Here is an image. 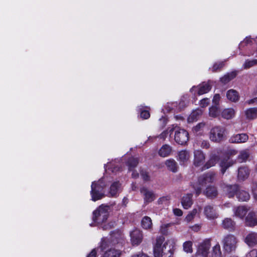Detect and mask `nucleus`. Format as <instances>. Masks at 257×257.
Wrapping results in <instances>:
<instances>
[{"mask_svg":"<svg viewBox=\"0 0 257 257\" xmlns=\"http://www.w3.org/2000/svg\"><path fill=\"white\" fill-rule=\"evenodd\" d=\"M233 211L234 215L235 216L242 219L246 214L247 209L244 206H238L237 207L234 208Z\"/></svg>","mask_w":257,"mask_h":257,"instance_id":"b1692460","label":"nucleus"},{"mask_svg":"<svg viewBox=\"0 0 257 257\" xmlns=\"http://www.w3.org/2000/svg\"><path fill=\"white\" fill-rule=\"evenodd\" d=\"M120 186V184L118 182L113 183L110 187L108 196L109 197H116L118 194Z\"/></svg>","mask_w":257,"mask_h":257,"instance_id":"4be33fe9","label":"nucleus"},{"mask_svg":"<svg viewBox=\"0 0 257 257\" xmlns=\"http://www.w3.org/2000/svg\"><path fill=\"white\" fill-rule=\"evenodd\" d=\"M248 139V136L246 134H239L232 136L229 139L231 143H243Z\"/></svg>","mask_w":257,"mask_h":257,"instance_id":"ddd939ff","label":"nucleus"},{"mask_svg":"<svg viewBox=\"0 0 257 257\" xmlns=\"http://www.w3.org/2000/svg\"><path fill=\"white\" fill-rule=\"evenodd\" d=\"M130 235L131 241L133 245H138L142 242L143 234L140 230L134 229L131 232Z\"/></svg>","mask_w":257,"mask_h":257,"instance_id":"f8f14e48","label":"nucleus"},{"mask_svg":"<svg viewBox=\"0 0 257 257\" xmlns=\"http://www.w3.org/2000/svg\"><path fill=\"white\" fill-rule=\"evenodd\" d=\"M167 200V199L166 197H163L160 198L158 200V202L159 204H162L163 201H166Z\"/></svg>","mask_w":257,"mask_h":257,"instance_id":"e2e57ef3","label":"nucleus"},{"mask_svg":"<svg viewBox=\"0 0 257 257\" xmlns=\"http://www.w3.org/2000/svg\"><path fill=\"white\" fill-rule=\"evenodd\" d=\"M237 242L236 238L232 234L226 235L222 240L223 248L226 251L228 252L235 250Z\"/></svg>","mask_w":257,"mask_h":257,"instance_id":"20e7f679","label":"nucleus"},{"mask_svg":"<svg viewBox=\"0 0 257 257\" xmlns=\"http://www.w3.org/2000/svg\"><path fill=\"white\" fill-rule=\"evenodd\" d=\"M199 146L203 149H207L210 147V143L207 140H200L198 142Z\"/></svg>","mask_w":257,"mask_h":257,"instance_id":"09e8293b","label":"nucleus"},{"mask_svg":"<svg viewBox=\"0 0 257 257\" xmlns=\"http://www.w3.org/2000/svg\"><path fill=\"white\" fill-rule=\"evenodd\" d=\"M197 213V210L196 209H194L191 212H190L186 216L185 219L186 220L189 222L191 221L194 218V216Z\"/></svg>","mask_w":257,"mask_h":257,"instance_id":"de8ad7c7","label":"nucleus"},{"mask_svg":"<svg viewBox=\"0 0 257 257\" xmlns=\"http://www.w3.org/2000/svg\"><path fill=\"white\" fill-rule=\"evenodd\" d=\"M168 130H166L164 132H163L159 136V137L160 138V139H162L163 140H165L166 139V138L167 137V135L168 134Z\"/></svg>","mask_w":257,"mask_h":257,"instance_id":"13d9d810","label":"nucleus"},{"mask_svg":"<svg viewBox=\"0 0 257 257\" xmlns=\"http://www.w3.org/2000/svg\"><path fill=\"white\" fill-rule=\"evenodd\" d=\"M121 254L120 250L110 248L105 251L103 257H119Z\"/></svg>","mask_w":257,"mask_h":257,"instance_id":"bb28decb","label":"nucleus"},{"mask_svg":"<svg viewBox=\"0 0 257 257\" xmlns=\"http://www.w3.org/2000/svg\"><path fill=\"white\" fill-rule=\"evenodd\" d=\"M221 226L225 229L233 231L235 229L236 223L230 218H225L222 220Z\"/></svg>","mask_w":257,"mask_h":257,"instance_id":"4468645a","label":"nucleus"},{"mask_svg":"<svg viewBox=\"0 0 257 257\" xmlns=\"http://www.w3.org/2000/svg\"><path fill=\"white\" fill-rule=\"evenodd\" d=\"M201 188L200 187H198L195 189L196 194L198 196L201 193Z\"/></svg>","mask_w":257,"mask_h":257,"instance_id":"0e129e2a","label":"nucleus"},{"mask_svg":"<svg viewBox=\"0 0 257 257\" xmlns=\"http://www.w3.org/2000/svg\"><path fill=\"white\" fill-rule=\"evenodd\" d=\"M215 175L214 172H208L203 174L198 178L199 184L204 186L207 183L213 182L215 180Z\"/></svg>","mask_w":257,"mask_h":257,"instance_id":"1a4fd4ad","label":"nucleus"},{"mask_svg":"<svg viewBox=\"0 0 257 257\" xmlns=\"http://www.w3.org/2000/svg\"><path fill=\"white\" fill-rule=\"evenodd\" d=\"M179 160L181 164H184L187 162L190 158L189 153L186 151H182L178 154Z\"/></svg>","mask_w":257,"mask_h":257,"instance_id":"cd10ccee","label":"nucleus"},{"mask_svg":"<svg viewBox=\"0 0 257 257\" xmlns=\"http://www.w3.org/2000/svg\"><path fill=\"white\" fill-rule=\"evenodd\" d=\"M255 102H257V97L254 98L252 99H250V100H248L247 102L248 104H251V103H254Z\"/></svg>","mask_w":257,"mask_h":257,"instance_id":"69168bd1","label":"nucleus"},{"mask_svg":"<svg viewBox=\"0 0 257 257\" xmlns=\"http://www.w3.org/2000/svg\"><path fill=\"white\" fill-rule=\"evenodd\" d=\"M249 156V153L248 150L241 151L238 156L237 160L240 162H245Z\"/></svg>","mask_w":257,"mask_h":257,"instance_id":"58836bf2","label":"nucleus"},{"mask_svg":"<svg viewBox=\"0 0 257 257\" xmlns=\"http://www.w3.org/2000/svg\"><path fill=\"white\" fill-rule=\"evenodd\" d=\"M139 163V160L137 158L131 157L127 161V165L129 167V170L136 167Z\"/></svg>","mask_w":257,"mask_h":257,"instance_id":"37998d69","label":"nucleus"},{"mask_svg":"<svg viewBox=\"0 0 257 257\" xmlns=\"http://www.w3.org/2000/svg\"><path fill=\"white\" fill-rule=\"evenodd\" d=\"M211 257H223L220 246L218 243L212 247Z\"/></svg>","mask_w":257,"mask_h":257,"instance_id":"e433bc0d","label":"nucleus"},{"mask_svg":"<svg viewBox=\"0 0 257 257\" xmlns=\"http://www.w3.org/2000/svg\"><path fill=\"white\" fill-rule=\"evenodd\" d=\"M174 139L177 144L184 145L189 140V134L184 129L177 128L175 130Z\"/></svg>","mask_w":257,"mask_h":257,"instance_id":"423d86ee","label":"nucleus"},{"mask_svg":"<svg viewBox=\"0 0 257 257\" xmlns=\"http://www.w3.org/2000/svg\"><path fill=\"white\" fill-rule=\"evenodd\" d=\"M203 213L205 217L210 220L215 219L218 217V214L214 206L207 205L204 207Z\"/></svg>","mask_w":257,"mask_h":257,"instance_id":"6e6552de","label":"nucleus"},{"mask_svg":"<svg viewBox=\"0 0 257 257\" xmlns=\"http://www.w3.org/2000/svg\"><path fill=\"white\" fill-rule=\"evenodd\" d=\"M256 65H257V59H247L244 62L243 67L244 69H246Z\"/></svg>","mask_w":257,"mask_h":257,"instance_id":"a19ab883","label":"nucleus"},{"mask_svg":"<svg viewBox=\"0 0 257 257\" xmlns=\"http://www.w3.org/2000/svg\"><path fill=\"white\" fill-rule=\"evenodd\" d=\"M236 73L235 72H232L231 73H227L220 78V81L223 83L226 84L233 79L236 76Z\"/></svg>","mask_w":257,"mask_h":257,"instance_id":"4c0bfd02","label":"nucleus"},{"mask_svg":"<svg viewBox=\"0 0 257 257\" xmlns=\"http://www.w3.org/2000/svg\"><path fill=\"white\" fill-rule=\"evenodd\" d=\"M225 191L228 197H232L238 191V186L236 185L226 186L225 187Z\"/></svg>","mask_w":257,"mask_h":257,"instance_id":"c9c22d12","label":"nucleus"},{"mask_svg":"<svg viewBox=\"0 0 257 257\" xmlns=\"http://www.w3.org/2000/svg\"><path fill=\"white\" fill-rule=\"evenodd\" d=\"M141 193L145 196L144 199L147 202H152L155 199V195L154 193L147 188H143L141 190Z\"/></svg>","mask_w":257,"mask_h":257,"instance_id":"412c9836","label":"nucleus"},{"mask_svg":"<svg viewBox=\"0 0 257 257\" xmlns=\"http://www.w3.org/2000/svg\"><path fill=\"white\" fill-rule=\"evenodd\" d=\"M235 161L229 160V157H226L221 159L219 163V166L221 168V172L224 174L226 170L230 167L232 166L235 163Z\"/></svg>","mask_w":257,"mask_h":257,"instance_id":"9b49d317","label":"nucleus"},{"mask_svg":"<svg viewBox=\"0 0 257 257\" xmlns=\"http://www.w3.org/2000/svg\"><path fill=\"white\" fill-rule=\"evenodd\" d=\"M205 125V123L203 122H200L193 127L192 131L195 133H200L201 132L203 131Z\"/></svg>","mask_w":257,"mask_h":257,"instance_id":"c03bdc74","label":"nucleus"},{"mask_svg":"<svg viewBox=\"0 0 257 257\" xmlns=\"http://www.w3.org/2000/svg\"><path fill=\"white\" fill-rule=\"evenodd\" d=\"M192 194H187L182 198L181 203L184 209H187L190 208L193 204Z\"/></svg>","mask_w":257,"mask_h":257,"instance_id":"aec40b11","label":"nucleus"},{"mask_svg":"<svg viewBox=\"0 0 257 257\" xmlns=\"http://www.w3.org/2000/svg\"><path fill=\"white\" fill-rule=\"evenodd\" d=\"M245 224L246 226L253 227L257 225V216L253 212H250L245 219Z\"/></svg>","mask_w":257,"mask_h":257,"instance_id":"dca6fc26","label":"nucleus"},{"mask_svg":"<svg viewBox=\"0 0 257 257\" xmlns=\"http://www.w3.org/2000/svg\"><path fill=\"white\" fill-rule=\"evenodd\" d=\"M226 96L229 100L233 102L237 101L239 98L237 92L233 89H230L227 92Z\"/></svg>","mask_w":257,"mask_h":257,"instance_id":"473e14b6","label":"nucleus"},{"mask_svg":"<svg viewBox=\"0 0 257 257\" xmlns=\"http://www.w3.org/2000/svg\"><path fill=\"white\" fill-rule=\"evenodd\" d=\"M132 176L133 178H136L139 177V174L136 172L133 171Z\"/></svg>","mask_w":257,"mask_h":257,"instance_id":"338daca9","label":"nucleus"},{"mask_svg":"<svg viewBox=\"0 0 257 257\" xmlns=\"http://www.w3.org/2000/svg\"><path fill=\"white\" fill-rule=\"evenodd\" d=\"M205 159V155L201 151L195 150L194 151L193 164L196 167H199L203 165Z\"/></svg>","mask_w":257,"mask_h":257,"instance_id":"9d476101","label":"nucleus"},{"mask_svg":"<svg viewBox=\"0 0 257 257\" xmlns=\"http://www.w3.org/2000/svg\"><path fill=\"white\" fill-rule=\"evenodd\" d=\"M235 114V111L233 108H226L224 109L221 112L222 116L227 119L232 118Z\"/></svg>","mask_w":257,"mask_h":257,"instance_id":"7c9ffc66","label":"nucleus"},{"mask_svg":"<svg viewBox=\"0 0 257 257\" xmlns=\"http://www.w3.org/2000/svg\"><path fill=\"white\" fill-rule=\"evenodd\" d=\"M220 110L217 105H213L209 108V115L210 116L215 117L219 114Z\"/></svg>","mask_w":257,"mask_h":257,"instance_id":"79ce46f5","label":"nucleus"},{"mask_svg":"<svg viewBox=\"0 0 257 257\" xmlns=\"http://www.w3.org/2000/svg\"><path fill=\"white\" fill-rule=\"evenodd\" d=\"M251 190L254 198L257 200V182L252 183Z\"/></svg>","mask_w":257,"mask_h":257,"instance_id":"8fccbe9b","label":"nucleus"},{"mask_svg":"<svg viewBox=\"0 0 257 257\" xmlns=\"http://www.w3.org/2000/svg\"><path fill=\"white\" fill-rule=\"evenodd\" d=\"M96 250H95V249H93V250H92L90 253L87 256V257H96Z\"/></svg>","mask_w":257,"mask_h":257,"instance_id":"bf43d9fd","label":"nucleus"},{"mask_svg":"<svg viewBox=\"0 0 257 257\" xmlns=\"http://www.w3.org/2000/svg\"><path fill=\"white\" fill-rule=\"evenodd\" d=\"M245 242L249 246H253L257 244V233L252 232L248 233L244 239Z\"/></svg>","mask_w":257,"mask_h":257,"instance_id":"6ab92c4d","label":"nucleus"},{"mask_svg":"<svg viewBox=\"0 0 257 257\" xmlns=\"http://www.w3.org/2000/svg\"><path fill=\"white\" fill-rule=\"evenodd\" d=\"M166 165L168 169L173 172H176L178 170L177 163L173 159L168 160L165 162Z\"/></svg>","mask_w":257,"mask_h":257,"instance_id":"72a5a7b5","label":"nucleus"},{"mask_svg":"<svg viewBox=\"0 0 257 257\" xmlns=\"http://www.w3.org/2000/svg\"><path fill=\"white\" fill-rule=\"evenodd\" d=\"M173 212L176 215H177L178 216H180L183 214L182 211L181 209H178V208L174 209L173 210Z\"/></svg>","mask_w":257,"mask_h":257,"instance_id":"4d7b16f0","label":"nucleus"},{"mask_svg":"<svg viewBox=\"0 0 257 257\" xmlns=\"http://www.w3.org/2000/svg\"><path fill=\"white\" fill-rule=\"evenodd\" d=\"M218 160V157L216 155H213L210 157V159L207 162L203 167L204 169H207L212 166H214L217 161Z\"/></svg>","mask_w":257,"mask_h":257,"instance_id":"f704fd0d","label":"nucleus"},{"mask_svg":"<svg viewBox=\"0 0 257 257\" xmlns=\"http://www.w3.org/2000/svg\"><path fill=\"white\" fill-rule=\"evenodd\" d=\"M121 239V235L120 233L113 232L111 234L109 238H104L102 239L101 244V248L102 250L106 248L110 245H113L119 242Z\"/></svg>","mask_w":257,"mask_h":257,"instance_id":"39448f33","label":"nucleus"},{"mask_svg":"<svg viewBox=\"0 0 257 257\" xmlns=\"http://www.w3.org/2000/svg\"><path fill=\"white\" fill-rule=\"evenodd\" d=\"M210 246V241L209 240H205L199 246L198 251L199 253L201 254L203 257H207Z\"/></svg>","mask_w":257,"mask_h":257,"instance_id":"2eb2a0df","label":"nucleus"},{"mask_svg":"<svg viewBox=\"0 0 257 257\" xmlns=\"http://www.w3.org/2000/svg\"><path fill=\"white\" fill-rule=\"evenodd\" d=\"M91 187V190L90 191V194L92 201H96L102 199L105 196L104 192H100L94 189V183H92Z\"/></svg>","mask_w":257,"mask_h":257,"instance_id":"a211bd4d","label":"nucleus"},{"mask_svg":"<svg viewBox=\"0 0 257 257\" xmlns=\"http://www.w3.org/2000/svg\"><path fill=\"white\" fill-rule=\"evenodd\" d=\"M203 111L200 109H197L193 110L188 117V121L192 122L197 121L202 115Z\"/></svg>","mask_w":257,"mask_h":257,"instance_id":"5701e85b","label":"nucleus"},{"mask_svg":"<svg viewBox=\"0 0 257 257\" xmlns=\"http://www.w3.org/2000/svg\"><path fill=\"white\" fill-rule=\"evenodd\" d=\"M141 175L144 181H148L150 180V177L147 172L145 171H142L141 172Z\"/></svg>","mask_w":257,"mask_h":257,"instance_id":"864d4df0","label":"nucleus"},{"mask_svg":"<svg viewBox=\"0 0 257 257\" xmlns=\"http://www.w3.org/2000/svg\"><path fill=\"white\" fill-rule=\"evenodd\" d=\"M192 243L190 241H186L185 242H184L183 244L184 250L186 252H192Z\"/></svg>","mask_w":257,"mask_h":257,"instance_id":"a18cd8bd","label":"nucleus"},{"mask_svg":"<svg viewBox=\"0 0 257 257\" xmlns=\"http://www.w3.org/2000/svg\"><path fill=\"white\" fill-rule=\"evenodd\" d=\"M246 118L248 119H253L257 117V108H250L245 111Z\"/></svg>","mask_w":257,"mask_h":257,"instance_id":"2f4dec72","label":"nucleus"},{"mask_svg":"<svg viewBox=\"0 0 257 257\" xmlns=\"http://www.w3.org/2000/svg\"><path fill=\"white\" fill-rule=\"evenodd\" d=\"M150 116V113L147 110H143L141 113V117L144 119H148Z\"/></svg>","mask_w":257,"mask_h":257,"instance_id":"603ef678","label":"nucleus"},{"mask_svg":"<svg viewBox=\"0 0 257 257\" xmlns=\"http://www.w3.org/2000/svg\"><path fill=\"white\" fill-rule=\"evenodd\" d=\"M211 87L212 85L210 81L207 82H203L198 86H193L190 89V92L193 93L194 91H197L198 95H202L209 92L211 90Z\"/></svg>","mask_w":257,"mask_h":257,"instance_id":"0eeeda50","label":"nucleus"},{"mask_svg":"<svg viewBox=\"0 0 257 257\" xmlns=\"http://www.w3.org/2000/svg\"><path fill=\"white\" fill-rule=\"evenodd\" d=\"M164 240L165 238L163 236H160L156 238V242L154 246L155 257H172L173 247L168 245V242H165L162 246Z\"/></svg>","mask_w":257,"mask_h":257,"instance_id":"f257e3e1","label":"nucleus"},{"mask_svg":"<svg viewBox=\"0 0 257 257\" xmlns=\"http://www.w3.org/2000/svg\"><path fill=\"white\" fill-rule=\"evenodd\" d=\"M109 209V207L108 205H100L93 211V220L99 223L105 221L108 216Z\"/></svg>","mask_w":257,"mask_h":257,"instance_id":"7ed1b4c3","label":"nucleus"},{"mask_svg":"<svg viewBox=\"0 0 257 257\" xmlns=\"http://www.w3.org/2000/svg\"><path fill=\"white\" fill-rule=\"evenodd\" d=\"M209 104V100L207 98H204L200 101V105L202 107L207 106Z\"/></svg>","mask_w":257,"mask_h":257,"instance_id":"6e6d98bb","label":"nucleus"},{"mask_svg":"<svg viewBox=\"0 0 257 257\" xmlns=\"http://www.w3.org/2000/svg\"><path fill=\"white\" fill-rule=\"evenodd\" d=\"M250 42H251V40L249 38H246L242 43H240L239 47H240L243 44H247Z\"/></svg>","mask_w":257,"mask_h":257,"instance_id":"680f3d73","label":"nucleus"},{"mask_svg":"<svg viewBox=\"0 0 257 257\" xmlns=\"http://www.w3.org/2000/svg\"><path fill=\"white\" fill-rule=\"evenodd\" d=\"M208 136L211 142L220 143L224 141L226 138V129L225 127L221 125L214 126L210 129Z\"/></svg>","mask_w":257,"mask_h":257,"instance_id":"f03ea898","label":"nucleus"},{"mask_svg":"<svg viewBox=\"0 0 257 257\" xmlns=\"http://www.w3.org/2000/svg\"><path fill=\"white\" fill-rule=\"evenodd\" d=\"M92 183H94V189L100 192H105L104 189L106 186V184L103 178L99 180L97 182H93Z\"/></svg>","mask_w":257,"mask_h":257,"instance_id":"c85d7f7f","label":"nucleus"},{"mask_svg":"<svg viewBox=\"0 0 257 257\" xmlns=\"http://www.w3.org/2000/svg\"><path fill=\"white\" fill-rule=\"evenodd\" d=\"M142 225L146 229L151 228L152 226L151 219L148 216L144 217L142 220Z\"/></svg>","mask_w":257,"mask_h":257,"instance_id":"ea45409f","label":"nucleus"},{"mask_svg":"<svg viewBox=\"0 0 257 257\" xmlns=\"http://www.w3.org/2000/svg\"><path fill=\"white\" fill-rule=\"evenodd\" d=\"M172 151V148L168 145H163L159 151V155L162 157L168 156Z\"/></svg>","mask_w":257,"mask_h":257,"instance_id":"393cba45","label":"nucleus"},{"mask_svg":"<svg viewBox=\"0 0 257 257\" xmlns=\"http://www.w3.org/2000/svg\"><path fill=\"white\" fill-rule=\"evenodd\" d=\"M249 174V170L247 167H240L238 170V178L240 180L246 179Z\"/></svg>","mask_w":257,"mask_h":257,"instance_id":"a878e982","label":"nucleus"},{"mask_svg":"<svg viewBox=\"0 0 257 257\" xmlns=\"http://www.w3.org/2000/svg\"><path fill=\"white\" fill-rule=\"evenodd\" d=\"M132 257H148V256L143 252H140L134 255Z\"/></svg>","mask_w":257,"mask_h":257,"instance_id":"052dcab7","label":"nucleus"},{"mask_svg":"<svg viewBox=\"0 0 257 257\" xmlns=\"http://www.w3.org/2000/svg\"><path fill=\"white\" fill-rule=\"evenodd\" d=\"M245 257H257V251L255 249H252L248 252Z\"/></svg>","mask_w":257,"mask_h":257,"instance_id":"5fc2aeb1","label":"nucleus"},{"mask_svg":"<svg viewBox=\"0 0 257 257\" xmlns=\"http://www.w3.org/2000/svg\"><path fill=\"white\" fill-rule=\"evenodd\" d=\"M192 228L195 231H198L199 230V226L198 225H195L192 226Z\"/></svg>","mask_w":257,"mask_h":257,"instance_id":"774afa93","label":"nucleus"},{"mask_svg":"<svg viewBox=\"0 0 257 257\" xmlns=\"http://www.w3.org/2000/svg\"><path fill=\"white\" fill-rule=\"evenodd\" d=\"M203 194L207 198L212 199L216 198L218 195L217 188L213 186H208L203 191Z\"/></svg>","mask_w":257,"mask_h":257,"instance_id":"f3484780","label":"nucleus"},{"mask_svg":"<svg viewBox=\"0 0 257 257\" xmlns=\"http://www.w3.org/2000/svg\"><path fill=\"white\" fill-rule=\"evenodd\" d=\"M220 99V96L219 94H215V95L213 97V100H212L213 103L214 104V105L217 106L218 105Z\"/></svg>","mask_w":257,"mask_h":257,"instance_id":"3c124183","label":"nucleus"},{"mask_svg":"<svg viewBox=\"0 0 257 257\" xmlns=\"http://www.w3.org/2000/svg\"><path fill=\"white\" fill-rule=\"evenodd\" d=\"M236 196L239 200L241 201H246L250 198L249 193L243 190H238L236 193Z\"/></svg>","mask_w":257,"mask_h":257,"instance_id":"c756f323","label":"nucleus"},{"mask_svg":"<svg viewBox=\"0 0 257 257\" xmlns=\"http://www.w3.org/2000/svg\"><path fill=\"white\" fill-rule=\"evenodd\" d=\"M224 65V64L223 62L215 63L213 65L211 70L213 72H216L218 70H220L223 67Z\"/></svg>","mask_w":257,"mask_h":257,"instance_id":"49530a36","label":"nucleus"}]
</instances>
